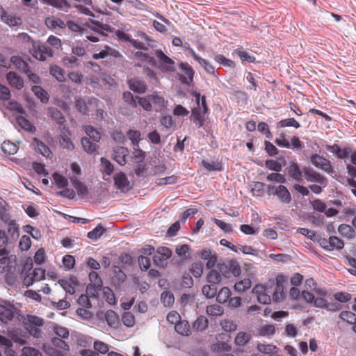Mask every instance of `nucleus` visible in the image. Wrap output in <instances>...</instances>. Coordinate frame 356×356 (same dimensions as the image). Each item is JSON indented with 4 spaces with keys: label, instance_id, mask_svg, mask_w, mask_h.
<instances>
[{
    "label": "nucleus",
    "instance_id": "f257e3e1",
    "mask_svg": "<svg viewBox=\"0 0 356 356\" xmlns=\"http://www.w3.org/2000/svg\"><path fill=\"white\" fill-rule=\"evenodd\" d=\"M268 193L269 195H273L282 204H289L292 201L291 195L288 188L284 185H269L268 186Z\"/></svg>",
    "mask_w": 356,
    "mask_h": 356
},
{
    "label": "nucleus",
    "instance_id": "f03ea898",
    "mask_svg": "<svg viewBox=\"0 0 356 356\" xmlns=\"http://www.w3.org/2000/svg\"><path fill=\"white\" fill-rule=\"evenodd\" d=\"M311 162L315 167L328 174L333 172L331 162L322 156L317 154H312L311 156Z\"/></svg>",
    "mask_w": 356,
    "mask_h": 356
},
{
    "label": "nucleus",
    "instance_id": "7ed1b4c3",
    "mask_svg": "<svg viewBox=\"0 0 356 356\" xmlns=\"http://www.w3.org/2000/svg\"><path fill=\"white\" fill-rule=\"evenodd\" d=\"M97 317L99 320L105 321L107 325L111 327L117 328L119 325V316L112 309H108L105 312H99Z\"/></svg>",
    "mask_w": 356,
    "mask_h": 356
},
{
    "label": "nucleus",
    "instance_id": "20e7f679",
    "mask_svg": "<svg viewBox=\"0 0 356 356\" xmlns=\"http://www.w3.org/2000/svg\"><path fill=\"white\" fill-rule=\"evenodd\" d=\"M303 173L307 181H315L324 187L327 184V179L312 168L305 167L303 168Z\"/></svg>",
    "mask_w": 356,
    "mask_h": 356
},
{
    "label": "nucleus",
    "instance_id": "39448f33",
    "mask_svg": "<svg viewBox=\"0 0 356 356\" xmlns=\"http://www.w3.org/2000/svg\"><path fill=\"white\" fill-rule=\"evenodd\" d=\"M45 278V270L41 268H35L32 273L27 274L23 284L26 286L32 285L34 282H40Z\"/></svg>",
    "mask_w": 356,
    "mask_h": 356
},
{
    "label": "nucleus",
    "instance_id": "423d86ee",
    "mask_svg": "<svg viewBox=\"0 0 356 356\" xmlns=\"http://www.w3.org/2000/svg\"><path fill=\"white\" fill-rule=\"evenodd\" d=\"M252 53V51H248L241 46L234 50L232 55L234 58H238L242 64H245V63L255 62L256 58Z\"/></svg>",
    "mask_w": 356,
    "mask_h": 356
},
{
    "label": "nucleus",
    "instance_id": "0eeeda50",
    "mask_svg": "<svg viewBox=\"0 0 356 356\" xmlns=\"http://www.w3.org/2000/svg\"><path fill=\"white\" fill-rule=\"evenodd\" d=\"M16 309L10 304L0 305V321L8 323L12 321L15 315Z\"/></svg>",
    "mask_w": 356,
    "mask_h": 356
},
{
    "label": "nucleus",
    "instance_id": "6e6552de",
    "mask_svg": "<svg viewBox=\"0 0 356 356\" xmlns=\"http://www.w3.org/2000/svg\"><path fill=\"white\" fill-rule=\"evenodd\" d=\"M252 292L257 293V300L259 303L266 305L270 302L271 298L269 295L270 291L269 289L267 288V285H256L253 288Z\"/></svg>",
    "mask_w": 356,
    "mask_h": 356
},
{
    "label": "nucleus",
    "instance_id": "1a4fd4ad",
    "mask_svg": "<svg viewBox=\"0 0 356 356\" xmlns=\"http://www.w3.org/2000/svg\"><path fill=\"white\" fill-rule=\"evenodd\" d=\"M54 51L46 44H38L34 48L33 56L38 60L44 61L48 57H52Z\"/></svg>",
    "mask_w": 356,
    "mask_h": 356
},
{
    "label": "nucleus",
    "instance_id": "9d476101",
    "mask_svg": "<svg viewBox=\"0 0 356 356\" xmlns=\"http://www.w3.org/2000/svg\"><path fill=\"white\" fill-rule=\"evenodd\" d=\"M284 282L285 279L283 275H280L276 277V286L273 293V300L275 302H279L284 298Z\"/></svg>",
    "mask_w": 356,
    "mask_h": 356
},
{
    "label": "nucleus",
    "instance_id": "9b49d317",
    "mask_svg": "<svg viewBox=\"0 0 356 356\" xmlns=\"http://www.w3.org/2000/svg\"><path fill=\"white\" fill-rule=\"evenodd\" d=\"M219 269L226 277H229V272L227 270V269H229V271L235 277L238 276L241 272L240 265L236 261H230L229 266L220 264Z\"/></svg>",
    "mask_w": 356,
    "mask_h": 356
},
{
    "label": "nucleus",
    "instance_id": "f8f14e48",
    "mask_svg": "<svg viewBox=\"0 0 356 356\" xmlns=\"http://www.w3.org/2000/svg\"><path fill=\"white\" fill-rule=\"evenodd\" d=\"M129 150L127 147L118 146L113 149V159L120 165H124L127 163V156Z\"/></svg>",
    "mask_w": 356,
    "mask_h": 356
},
{
    "label": "nucleus",
    "instance_id": "ddd939ff",
    "mask_svg": "<svg viewBox=\"0 0 356 356\" xmlns=\"http://www.w3.org/2000/svg\"><path fill=\"white\" fill-rule=\"evenodd\" d=\"M200 257L204 260H208L206 264L207 268H212L217 262V254L213 253L209 248H204L200 252Z\"/></svg>",
    "mask_w": 356,
    "mask_h": 356
},
{
    "label": "nucleus",
    "instance_id": "4468645a",
    "mask_svg": "<svg viewBox=\"0 0 356 356\" xmlns=\"http://www.w3.org/2000/svg\"><path fill=\"white\" fill-rule=\"evenodd\" d=\"M115 185L122 191H128L129 181L124 172L117 173L114 176Z\"/></svg>",
    "mask_w": 356,
    "mask_h": 356
},
{
    "label": "nucleus",
    "instance_id": "2eb2a0df",
    "mask_svg": "<svg viewBox=\"0 0 356 356\" xmlns=\"http://www.w3.org/2000/svg\"><path fill=\"white\" fill-rule=\"evenodd\" d=\"M120 56V54L118 51L108 46H106L104 49L102 50L100 52L93 54L95 59L105 58L107 57L118 58Z\"/></svg>",
    "mask_w": 356,
    "mask_h": 356
},
{
    "label": "nucleus",
    "instance_id": "dca6fc26",
    "mask_svg": "<svg viewBox=\"0 0 356 356\" xmlns=\"http://www.w3.org/2000/svg\"><path fill=\"white\" fill-rule=\"evenodd\" d=\"M70 181L76 190L79 195L84 197L88 194V187L83 182L79 180L76 176H72L70 177Z\"/></svg>",
    "mask_w": 356,
    "mask_h": 356
},
{
    "label": "nucleus",
    "instance_id": "f3484780",
    "mask_svg": "<svg viewBox=\"0 0 356 356\" xmlns=\"http://www.w3.org/2000/svg\"><path fill=\"white\" fill-rule=\"evenodd\" d=\"M129 88L135 92L144 93L146 91L145 83L137 78H133L128 81Z\"/></svg>",
    "mask_w": 356,
    "mask_h": 356
},
{
    "label": "nucleus",
    "instance_id": "a211bd4d",
    "mask_svg": "<svg viewBox=\"0 0 356 356\" xmlns=\"http://www.w3.org/2000/svg\"><path fill=\"white\" fill-rule=\"evenodd\" d=\"M9 84L18 90H20L24 86V81L21 77L17 75L15 72H9L6 76Z\"/></svg>",
    "mask_w": 356,
    "mask_h": 356
},
{
    "label": "nucleus",
    "instance_id": "6ab92c4d",
    "mask_svg": "<svg viewBox=\"0 0 356 356\" xmlns=\"http://www.w3.org/2000/svg\"><path fill=\"white\" fill-rule=\"evenodd\" d=\"M339 233L343 237L353 239L356 237L355 230L349 225L341 224L338 227Z\"/></svg>",
    "mask_w": 356,
    "mask_h": 356
},
{
    "label": "nucleus",
    "instance_id": "aec40b11",
    "mask_svg": "<svg viewBox=\"0 0 356 356\" xmlns=\"http://www.w3.org/2000/svg\"><path fill=\"white\" fill-rule=\"evenodd\" d=\"M303 170H301L298 165L296 162H291L290 168L289 170V175L295 181H300L302 180V176Z\"/></svg>",
    "mask_w": 356,
    "mask_h": 356
},
{
    "label": "nucleus",
    "instance_id": "412c9836",
    "mask_svg": "<svg viewBox=\"0 0 356 356\" xmlns=\"http://www.w3.org/2000/svg\"><path fill=\"white\" fill-rule=\"evenodd\" d=\"M182 73L179 75V80L181 83L189 86L193 81L194 71L193 68H181Z\"/></svg>",
    "mask_w": 356,
    "mask_h": 356
},
{
    "label": "nucleus",
    "instance_id": "4be33fe9",
    "mask_svg": "<svg viewBox=\"0 0 356 356\" xmlns=\"http://www.w3.org/2000/svg\"><path fill=\"white\" fill-rule=\"evenodd\" d=\"M1 20L10 26H15L21 23V18L17 17L14 15H8L7 12L2 9V14L1 15Z\"/></svg>",
    "mask_w": 356,
    "mask_h": 356
},
{
    "label": "nucleus",
    "instance_id": "5701e85b",
    "mask_svg": "<svg viewBox=\"0 0 356 356\" xmlns=\"http://www.w3.org/2000/svg\"><path fill=\"white\" fill-rule=\"evenodd\" d=\"M175 329L177 333L183 336H188L191 334V327L187 321H180L175 325Z\"/></svg>",
    "mask_w": 356,
    "mask_h": 356
},
{
    "label": "nucleus",
    "instance_id": "b1692460",
    "mask_svg": "<svg viewBox=\"0 0 356 356\" xmlns=\"http://www.w3.org/2000/svg\"><path fill=\"white\" fill-rule=\"evenodd\" d=\"M16 121L18 125L23 129L29 132H34L35 131V126L24 116H17Z\"/></svg>",
    "mask_w": 356,
    "mask_h": 356
},
{
    "label": "nucleus",
    "instance_id": "393cba45",
    "mask_svg": "<svg viewBox=\"0 0 356 356\" xmlns=\"http://www.w3.org/2000/svg\"><path fill=\"white\" fill-rule=\"evenodd\" d=\"M85 133L95 142H99L101 140V133L91 125H85L83 127Z\"/></svg>",
    "mask_w": 356,
    "mask_h": 356
},
{
    "label": "nucleus",
    "instance_id": "a878e982",
    "mask_svg": "<svg viewBox=\"0 0 356 356\" xmlns=\"http://www.w3.org/2000/svg\"><path fill=\"white\" fill-rule=\"evenodd\" d=\"M339 317L350 324H353V330L356 333V315L350 311H343Z\"/></svg>",
    "mask_w": 356,
    "mask_h": 356
},
{
    "label": "nucleus",
    "instance_id": "bb28decb",
    "mask_svg": "<svg viewBox=\"0 0 356 356\" xmlns=\"http://www.w3.org/2000/svg\"><path fill=\"white\" fill-rule=\"evenodd\" d=\"M35 145L38 152L44 157L49 158L51 155L49 147L39 139L33 138Z\"/></svg>",
    "mask_w": 356,
    "mask_h": 356
},
{
    "label": "nucleus",
    "instance_id": "cd10ccee",
    "mask_svg": "<svg viewBox=\"0 0 356 356\" xmlns=\"http://www.w3.org/2000/svg\"><path fill=\"white\" fill-rule=\"evenodd\" d=\"M10 264L8 252L5 249L0 250V272L3 273L8 270Z\"/></svg>",
    "mask_w": 356,
    "mask_h": 356
},
{
    "label": "nucleus",
    "instance_id": "c85d7f7f",
    "mask_svg": "<svg viewBox=\"0 0 356 356\" xmlns=\"http://www.w3.org/2000/svg\"><path fill=\"white\" fill-rule=\"evenodd\" d=\"M32 91L35 95L40 99L42 103H47L49 96L46 90L39 86H34L32 87Z\"/></svg>",
    "mask_w": 356,
    "mask_h": 356
},
{
    "label": "nucleus",
    "instance_id": "c756f323",
    "mask_svg": "<svg viewBox=\"0 0 356 356\" xmlns=\"http://www.w3.org/2000/svg\"><path fill=\"white\" fill-rule=\"evenodd\" d=\"M81 143L83 149L88 154L94 153L98 147L96 143L91 142L87 137L82 138Z\"/></svg>",
    "mask_w": 356,
    "mask_h": 356
},
{
    "label": "nucleus",
    "instance_id": "7c9ffc66",
    "mask_svg": "<svg viewBox=\"0 0 356 356\" xmlns=\"http://www.w3.org/2000/svg\"><path fill=\"white\" fill-rule=\"evenodd\" d=\"M1 149L5 154L13 155L17 152L18 147L15 143L8 140L1 144Z\"/></svg>",
    "mask_w": 356,
    "mask_h": 356
},
{
    "label": "nucleus",
    "instance_id": "2f4dec72",
    "mask_svg": "<svg viewBox=\"0 0 356 356\" xmlns=\"http://www.w3.org/2000/svg\"><path fill=\"white\" fill-rule=\"evenodd\" d=\"M190 245L187 244H182L177 245L175 252L181 259H187L190 256Z\"/></svg>",
    "mask_w": 356,
    "mask_h": 356
},
{
    "label": "nucleus",
    "instance_id": "473e14b6",
    "mask_svg": "<svg viewBox=\"0 0 356 356\" xmlns=\"http://www.w3.org/2000/svg\"><path fill=\"white\" fill-rule=\"evenodd\" d=\"M208 319L204 316H200L193 323V327L197 331H203L208 327Z\"/></svg>",
    "mask_w": 356,
    "mask_h": 356
},
{
    "label": "nucleus",
    "instance_id": "72a5a7b5",
    "mask_svg": "<svg viewBox=\"0 0 356 356\" xmlns=\"http://www.w3.org/2000/svg\"><path fill=\"white\" fill-rule=\"evenodd\" d=\"M106 232V229L101 225H98L95 229L89 232L87 236L94 241L99 239Z\"/></svg>",
    "mask_w": 356,
    "mask_h": 356
},
{
    "label": "nucleus",
    "instance_id": "f704fd0d",
    "mask_svg": "<svg viewBox=\"0 0 356 356\" xmlns=\"http://www.w3.org/2000/svg\"><path fill=\"white\" fill-rule=\"evenodd\" d=\"M46 25L51 29H56L60 28L61 29H63L66 27L65 23L60 19H56L54 17H48L45 20Z\"/></svg>",
    "mask_w": 356,
    "mask_h": 356
},
{
    "label": "nucleus",
    "instance_id": "c9c22d12",
    "mask_svg": "<svg viewBox=\"0 0 356 356\" xmlns=\"http://www.w3.org/2000/svg\"><path fill=\"white\" fill-rule=\"evenodd\" d=\"M277 127L280 128L293 127L296 129H298L300 127V124L293 118H291L279 121L277 124Z\"/></svg>",
    "mask_w": 356,
    "mask_h": 356
},
{
    "label": "nucleus",
    "instance_id": "e433bc0d",
    "mask_svg": "<svg viewBox=\"0 0 356 356\" xmlns=\"http://www.w3.org/2000/svg\"><path fill=\"white\" fill-rule=\"evenodd\" d=\"M230 296V289L228 287H222L216 294V300L220 303H225L229 299Z\"/></svg>",
    "mask_w": 356,
    "mask_h": 356
},
{
    "label": "nucleus",
    "instance_id": "4c0bfd02",
    "mask_svg": "<svg viewBox=\"0 0 356 356\" xmlns=\"http://www.w3.org/2000/svg\"><path fill=\"white\" fill-rule=\"evenodd\" d=\"M252 286V282L250 279L245 278L238 282H236L234 285V289L238 292H244L246 290L249 289Z\"/></svg>",
    "mask_w": 356,
    "mask_h": 356
},
{
    "label": "nucleus",
    "instance_id": "58836bf2",
    "mask_svg": "<svg viewBox=\"0 0 356 356\" xmlns=\"http://www.w3.org/2000/svg\"><path fill=\"white\" fill-rule=\"evenodd\" d=\"M59 142H60L61 147H63V148H65L68 150H72L74 148V145L73 143L72 142L68 133L67 134L63 133V134H62L60 136Z\"/></svg>",
    "mask_w": 356,
    "mask_h": 356
},
{
    "label": "nucleus",
    "instance_id": "ea45409f",
    "mask_svg": "<svg viewBox=\"0 0 356 356\" xmlns=\"http://www.w3.org/2000/svg\"><path fill=\"white\" fill-rule=\"evenodd\" d=\"M206 313L209 316H221L224 313V309L219 305L213 304L207 307Z\"/></svg>",
    "mask_w": 356,
    "mask_h": 356
},
{
    "label": "nucleus",
    "instance_id": "a19ab883",
    "mask_svg": "<svg viewBox=\"0 0 356 356\" xmlns=\"http://www.w3.org/2000/svg\"><path fill=\"white\" fill-rule=\"evenodd\" d=\"M74 280H76V278L73 277L70 281L67 280H60L58 283L67 293L74 294L75 293L74 287L72 285V283H75Z\"/></svg>",
    "mask_w": 356,
    "mask_h": 356
},
{
    "label": "nucleus",
    "instance_id": "79ce46f5",
    "mask_svg": "<svg viewBox=\"0 0 356 356\" xmlns=\"http://www.w3.org/2000/svg\"><path fill=\"white\" fill-rule=\"evenodd\" d=\"M251 339V335L245 332H240L237 334L235 337V343L237 346H244L250 341Z\"/></svg>",
    "mask_w": 356,
    "mask_h": 356
},
{
    "label": "nucleus",
    "instance_id": "37998d69",
    "mask_svg": "<svg viewBox=\"0 0 356 356\" xmlns=\"http://www.w3.org/2000/svg\"><path fill=\"white\" fill-rule=\"evenodd\" d=\"M127 136L131 140L133 147L139 145L141 133L138 130L130 129L127 132Z\"/></svg>",
    "mask_w": 356,
    "mask_h": 356
},
{
    "label": "nucleus",
    "instance_id": "c03bdc74",
    "mask_svg": "<svg viewBox=\"0 0 356 356\" xmlns=\"http://www.w3.org/2000/svg\"><path fill=\"white\" fill-rule=\"evenodd\" d=\"M204 265L201 261H197L192 264L190 271L193 275L197 278L200 277L203 273Z\"/></svg>",
    "mask_w": 356,
    "mask_h": 356
},
{
    "label": "nucleus",
    "instance_id": "a18cd8bd",
    "mask_svg": "<svg viewBox=\"0 0 356 356\" xmlns=\"http://www.w3.org/2000/svg\"><path fill=\"white\" fill-rule=\"evenodd\" d=\"M207 280L213 284H218L221 280V275L218 270L211 269L207 275Z\"/></svg>",
    "mask_w": 356,
    "mask_h": 356
},
{
    "label": "nucleus",
    "instance_id": "49530a36",
    "mask_svg": "<svg viewBox=\"0 0 356 356\" xmlns=\"http://www.w3.org/2000/svg\"><path fill=\"white\" fill-rule=\"evenodd\" d=\"M134 159L136 163H142L146 157V153L142 150L139 145L133 147Z\"/></svg>",
    "mask_w": 356,
    "mask_h": 356
},
{
    "label": "nucleus",
    "instance_id": "de8ad7c7",
    "mask_svg": "<svg viewBox=\"0 0 356 356\" xmlns=\"http://www.w3.org/2000/svg\"><path fill=\"white\" fill-rule=\"evenodd\" d=\"M93 348L98 354H106L109 350V346L107 343L98 340L94 342Z\"/></svg>",
    "mask_w": 356,
    "mask_h": 356
},
{
    "label": "nucleus",
    "instance_id": "09e8293b",
    "mask_svg": "<svg viewBox=\"0 0 356 356\" xmlns=\"http://www.w3.org/2000/svg\"><path fill=\"white\" fill-rule=\"evenodd\" d=\"M215 61L219 64L222 65L225 67H234L235 64L233 60L227 58L222 54H217L214 57Z\"/></svg>",
    "mask_w": 356,
    "mask_h": 356
},
{
    "label": "nucleus",
    "instance_id": "8fccbe9b",
    "mask_svg": "<svg viewBox=\"0 0 356 356\" xmlns=\"http://www.w3.org/2000/svg\"><path fill=\"white\" fill-rule=\"evenodd\" d=\"M161 300L165 307H170L175 301L173 294L170 291H164L161 293Z\"/></svg>",
    "mask_w": 356,
    "mask_h": 356
},
{
    "label": "nucleus",
    "instance_id": "3c124183",
    "mask_svg": "<svg viewBox=\"0 0 356 356\" xmlns=\"http://www.w3.org/2000/svg\"><path fill=\"white\" fill-rule=\"evenodd\" d=\"M202 293L207 298H212L215 297L217 294V288L216 286L213 285H204L202 287Z\"/></svg>",
    "mask_w": 356,
    "mask_h": 356
},
{
    "label": "nucleus",
    "instance_id": "603ef678",
    "mask_svg": "<svg viewBox=\"0 0 356 356\" xmlns=\"http://www.w3.org/2000/svg\"><path fill=\"white\" fill-rule=\"evenodd\" d=\"M155 56L163 64L174 65L175 62L172 58L165 55L163 51L161 49L155 51Z\"/></svg>",
    "mask_w": 356,
    "mask_h": 356
},
{
    "label": "nucleus",
    "instance_id": "864d4df0",
    "mask_svg": "<svg viewBox=\"0 0 356 356\" xmlns=\"http://www.w3.org/2000/svg\"><path fill=\"white\" fill-rule=\"evenodd\" d=\"M122 321L124 325L131 327L135 324V316L131 312H124L122 314Z\"/></svg>",
    "mask_w": 356,
    "mask_h": 356
},
{
    "label": "nucleus",
    "instance_id": "5fc2aeb1",
    "mask_svg": "<svg viewBox=\"0 0 356 356\" xmlns=\"http://www.w3.org/2000/svg\"><path fill=\"white\" fill-rule=\"evenodd\" d=\"M53 178L55 184L60 188H64L68 184L67 179L57 172L53 175Z\"/></svg>",
    "mask_w": 356,
    "mask_h": 356
},
{
    "label": "nucleus",
    "instance_id": "6e6d98bb",
    "mask_svg": "<svg viewBox=\"0 0 356 356\" xmlns=\"http://www.w3.org/2000/svg\"><path fill=\"white\" fill-rule=\"evenodd\" d=\"M330 248L333 250H340L343 249L344 243L337 236H332L330 237Z\"/></svg>",
    "mask_w": 356,
    "mask_h": 356
},
{
    "label": "nucleus",
    "instance_id": "4d7b16f0",
    "mask_svg": "<svg viewBox=\"0 0 356 356\" xmlns=\"http://www.w3.org/2000/svg\"><path fill=\"white\" fill-rule=\"evenodd\" d=\"M191 120L198 126L201 127L204 124V119L201 115L200 111L197 109H193L191 114Z\"/></svg>",
    "mask_w": 356,
    "mask_h": 356
},
{
    "label": "nucleus",
    "instance_id": "13d9d810",
    "mask_svg": "<svg viewBox=\"0 0 356 356\" xmlns=\"http://www.w3.org/2000/svg\"><path fill=\"white\" fill-rule=\"evenodd\" d=\"M137 103L140 105L145 111H149L152 109V99L149 95L147 97H136Z\"/></svg>",
    "mask_w": 356,
    "mask_h": 356
},
{
    "label": "nucleus",
    "instance_id": "bf43d9fd",
    "mask_svg": "<svg viewBox=\"0 0 356 356\" xmlns=\"http://www.w3.org/2000/svg\"><path fill=\"white\" fill-rule=\"evenodd\" d=\"M177 181V177L175 175H171L164 178L158 179L156 181V184L157 186H163L175 184Z\"/></svg>",
    "mask_w": 356,
    "mask_h": 356
},
{
    "label": "nucleus",
    "instance_id": "052dcab7",
    "mask_svg": "<svg viewBox=\"0 0 356 356\" xmlns=\"http://www.w3.org/2000/svg\"><path fill=\"white\" fill-rule=\"evenodd\" d=\"M89 280L90 285H95L97 287H102V281L98 273L95 271H92L89 273Z\"/></svg>",
    "mask_w": 356,
    "mask_h": 356
},
{
    "label": "nucleus",
    "instance_id": "680f3d73",
    "mask_svg": "<svg viewBox=\"0 0 356 356\" xmlns=\"http://www.w3.org/2000/svg\"><path fill=\"white\" fill-rule=\"evenodd\" d=\"M26 325H33V326L41 327L44 324V320L38 316L33 315H28L26 318Z\"/></svg>",
    "mask_w": 356,
    "mask_h": 356
},
{
    "label": "nucleus",
    "instance_id": "e2e57ef3",
    "mask_svg": "<svg viewBox=\"0 0 356 356\" xmlns=\"http://www.w3.org/2000/svg\"><path fill=\"white\" fill-rule=\"evenodd\" d=\"M124 101L129 104L133 108H136L138 106L137 99L135 98L131 92H124L122 95Z\"/></svg>",
    "mask_w": 356,
    "mask_h": 356
},
{
    "label": "nucleus",
    "instance_id": "0e129e2a",
    "mask_svg": "<svg viewBox=\"0 0 356 356\" xmlns=\"http://www.w3.org/2000/svg\"><path fill=\"white\" fill-rule=\"evenodd\" d=\"M75 108L81 114H86L88 112V108L86 102L81 98L76 99L75 101Z\"/></svg>",
    "mask_w": 356,
    "mask_h": 356
},
{
    "label": "nucleus",
    "instance_id": "69168bd1",
    "mask_svg": "<svg viewBox=\"0 0 356 356\" xmlns=\"http://www.w3.org/2000/svg\"><path fill=\"white\" fill-rule=\"evenodd\" d=\"M202 165L209 171H220L222 170V165L218 162H207L204 160L202 161Z\"/></svg>",
    "mask_w": 356,
    "mask_h": 356
},
{
    "label": "nucleus",
    "instance_id": "338daca9",
    "mask_svg": "<svg viewBox=\"0 0 356 356\" xmlns=\"http://www.w3.org/2000/svg\"><path fill=\"white\" fill-rule=\"evenodd\" d=\"M101 165L106 175H111L113 173L114 170L113 165L108 159L104 157L101 158Z\"/></svg>",
    "mask_w": 356,
    "mask_h": 356
},
{
    "label": "nucleus",
    "instance_id": "774afa93",
    "mask_svg": "<svg viewBox=\"0 0 356 356\" xmlns=\"http://www.w3.org/2000/svg\"><path fill=\"white\" fill-rule=\"evenodd\" d=\"M266 167L275 172H280L282 169V165L277 161L275 160H267L265 162Z\"/></svg>",
    "mask_w": 356,
    "mask_h": 356
}]
</instances>
